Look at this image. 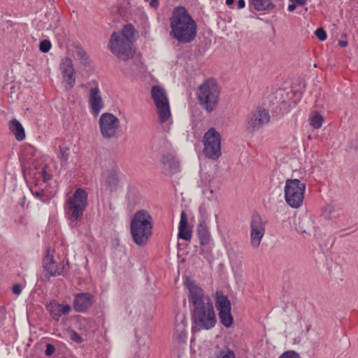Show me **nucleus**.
<instances>
[{"instance_id": "13", "label": "nucleus", "mask_w": 358, "mask_h": 358, "mask_svg": "<svg viewBox=\"0 0 358 358\" xmlns=\"http://www.w3.org/2000/svg\"><path fill=\"white\" fill-rule=\"evenodd\" d=\"M250 243L254 248H258L265 233V226L258 213L252 215L250 222Z\"/></svg>"}, {"instance_id": "15", "label": "nucleus", "mask_w": 358, "mask_h": 358, "mask_svg": "<svg viewBox=\"0 0 358 358\" xmlns=\"http://www.w3.org/2000/svg\"><path fill=\"white\" fill-rule=\"evenodd\" d=\"M216 321L215 315H192V332L210 329L215 326Z\"/></svg>"}, {"instance_id": "41", "label": "nucleus", "mask_w": 358, "mask_h": 358, "mask_svg": "<svg viewBox=\"0 0 358 358\" xmlns=\"http://www.w3.org/2000/svg\"><path fill=\"white\" fill-rule=\"evenodd\" d=\"M13 294L18 295L22 292V286L20 284H15L12 287Z\"/></svg>"}, {"instance_id": "26", "label": "nucleus", "mask_w": 358, "mask_h": 358, "mask_svg": "<svg viewBox=\"0 0 358 358\" xmlns=\"http://www.w3.org/2000/svg\"><path fill=\"white\" fill-rule=\"evenodd\" d=\"M250 4L258 11H269L275 7L271 0H250Z\"/></svg>"}, {"instance_id": "4", "label": "nucleus", "mask_w": 358, "mask_h": 358, "mask_svg": "<svg viewBox=\"0 0 358 358\" xmlns=\"http://www.w3.org/2000/svg\"><path fill=\"white\" fill-rule=\"evenodd\" d=\"M88 205L87 194L83 188H78L64 204L65 213L69 220L77 222L83 216Z\"/></svg>"}, {"instance_id": "19", "label": "nucleus", "mask_w": 358, "mask_h": 358, "mask_svg": "<svg viewBox=\"0 0 358 358\" xmlns=\"http://www.w3.org/2000/svg\"><path fill=\"white\" fill-rule=\"evenodd\" d=\"M215 306L218 313H231V303L228 296L224 295L221 290H217L215 293Z\"/></svg>"}, {"instance_id": "22", "label": "nucleus", "mask_w": 358, "mask_h": 358, "mask_svg": "<svg viewBox=\"0 0 358 358\" xmlns=\"http://www.w3.org/2000/svg\"><path fill=\"white\" fill-rule=\"evenodd\" d=\"M161 162L164 166H167L172 173L179 171L180 163L175 151L171 150L162 154Z\"/></svg>"}, {"instance_id": "34", "label": "nucleus", "mask_w": 358, "mask_h": 358, "mask_svg": "<svg viewBox=\"0 0 358 358\" xmlns=\"http://www.w3.org/2000/svg\"><path fill=\"white\" fill-rule=\"evenodd\" d=\"M222 324L226 327H229L234 321L232 315H220Z\"/></svg>"}, {"instance_id": "37", "label": "nucleus", "mask_w": 358, "mask_h": 358, "mask_svg": "<svg viewBox=\"0 0 358 358\" xmlns=\"http://www.w3.org/2000/svg\"><path fill=\"white\" fill-rule=\"evenodd\" d=\"M70 339L76 343H81L83 341V338L75 331L70 332Z\"/></svg>"}, {"instance_id": "36", "label": "nucleus", "mask_w": 358, "mask_h": 358, "mask_svg": "<svg viewBox=\"0 0 358 358\" xmlns=\"http://www.w3.org/2000/svg\"><path fill=\"white\" fill-rule=\"evenodd\" d=\"M278 358H301L300 355L292 350L283 352Z\"/></svg>"}, {"instance_id": "27", "label": "nucleus", "mask_w": 358, "mask_h": 358, "mask_svg": "<svg viewBox=\"0 0 358 358\" xmlns=\"http://www.w3.org/2000/svg\"><path fill=\"white\" fill-rule=\"evenodd\" d=\"M135 32L136 30L134 25L131 24H127L123 27L121 34H120V38H124L133 41Z\"/></svg>"}, {"instance_id": "5", "label": "nucleus", "mask_w": 358, "mask_h": 358, "mask_svg": "<svg viewBox=\"0 0 358 358\" xmlns=\"http://www.w3.org/2000/svg\"><path fill=\"white\" fill-rule=\"evenodd\" d=\"M220 88L214 80H208L199 87L198 99L202 108L212 112L218 104Z\"/></svg>"}, {"instance_id": "49", "label": "nucleus", "mask_w": 358, "mask_h": 358, "mask_svg": "<svg viewBox=\"0 0 358 358\" xmlns=\"http://www.w3.org/2000/svg\"><path fill=\"white\" fill-rule=\"evenodd\" d=\"M21 202H20V205L24 207V203H25V200H26V198L25 196H24L22 199H21Z\"/></svg>"}, {"instance_id": "21", "label": "nucleus", "mask_w": 358, "mask_h": 358, "mask_svg": "<svg viewBox=\"0 0 358 358\" xmlns=\"http://www.w3.org/2000/svg\"><path fill=\"white\" fill-rule=\"evenodd\" d=\"M61 69L64 80L72 88L75 85L76 79L74 77L75 71L71 59L65 58L61 64Z\"/></svg>"}, {"instance_id": "18", "label": "nucleus", "mask_w": 358, "mask_h": 358, "mask_svg": "<svg viewBox=\"0 0 358 358\" xmlns=\"http://www.w3.org/2000/svg\"><path fill=\"white\" fill-rule=\"evenodd\" d=\"M89 103L93 114L96 116L103 108V102L99 87H93L90 90Z\"/></svg>"}, {"instance_id": "9", "label": "nucleus", "mask_w": 358, "mask_h": 358, "mask_svg": "<svg viewBox=\"0 0 358 358\" xmlns=\"http://www.w3.org/2000/svg\"><path fill=\"white\" fill-rule=\"evenodd\" d=\"M151 95L157 109L160 122H166L171 116V111L165 90L161 86L154 85L151 90Z\"/></svg>"}, {"instance_id": "20", "label": "nucleus", "mask_w": 358, "mask_h": 358, "mask_svg": "<svg viewBox=\"0 0 358 358\" xmlns=\"http://www.w3.org/2000/svg\"><path fill=\"white\" fill-rule=\"evenodd\" d=\"M192 236V229L188 224V217L185 211L182 210L178 226V238L189 241Z\"/></svg>"}, {"instance_id": "12", "label": "nucleus", "mask_w": 358, "mask_h": 358, "mask_svg": "<svg viewBox=\"0 0 358 358\" xmlns=\"http://www.w3.org/2000/svg\"><path fill=\"white\" fill-rule=\"evenodd\" d=\"M270 115L268 111L262 108H257V110L252 111L247 117V129L254 132L259 130L264 124L270 121Z\"/></svg>"}, {"instance_id": "6", "label": "nucleus", "mask_w": 358, "mask_h": 358, "mask_svg": "<svg viewBox=\"0 0 358 358\" xmlns=\"http://www.w3.org/2000/svg\"><path fill=\"white\" fill-rule=\"evenodd\" d=\"M306 184L299 179H287L285 185V199L292 208H299L303 201Z\"/></svg>"}, {"instance_id": "30", "label": "nucleus", "mask_w": 358, "mask_h": 358, "mask_svg": "<svg viewBox=\"0 0 358 358\" xmlns=\"http://www.w3.org/2000/svg\"><path fill=\"white\" fill-rule=\"evenodd\" d=\"M76 53L78 58L81 60V62L84 65L89 64V57L87 54L80 45L76 46Z\"/></svg>"}, {"instance_id": "29", "label": "nucleus", "mask_w": 358, "mask_h": 358, "mask_svg": "<svg viewBox=\"0 0 358 358\" xmlns=\"http://www.w3.org/2000/svg\"><path fill=\"white\" fill-rule=\"evenodd\" d=\"M31 194L38 199L43 203H49L51 197L46 194L43 190L34 189V188L30 189Z\"/></svg>"}, {"instance_id": "39", "label": "nucleus", "mask_w": 358, "mask_h": 358, "mask_svg": "<svg viewBox=\"0 0 358 358\" xmlns=\"http://www.w3.org/2000/svg\"><path fill=\"white\" fill-rule=\"evenodd\" d=\"M306 222H308L309 223L310 222V220L309 219H301L300 220L299 222V231L301 233V234H307L308 233V229L304 227V224Z\"/></svg>"}, {"instance_id": "23", "label": "nucleus", "mask_w": 358, "mask_h": 358, "mask_svg": "<svg viewBox=\"0 0 358 358\" xmlns=\"http://www.w3.org/2000/svg\"><path fill=\"white\" fill-rule=\"evenodd\" d=\"M46 309L49 313H68L71 310V306L68 303H59L52 300L46 304Z\"/></svg>"}, {"instance_id": "1", "label": "nucleus", "mask_w": 358, "mask_h": 358, "mask_svg": "<svg viewBox=\"0 0 358 358\" xmlns=\"http://www.w3.org/2000/svg\"><path fill=\"white\" fill-rule=\"evenodd\" d=\"M171 35L178 42L187 44L192 42L197 34V25L184 6H177L169 19Z\"/></svg>"}, {"instance_id": "32", "label": "nucleus", "mask_w": 358, "mask_h": 358, "mask_svg": "<svg viewBox=\"0 0 358 358\" xmlns=\"http://www.w3.org/2000/svg\"><path fill=\"white\" fill-rule=\"evenodd\" d=\"M215 358H236L234 352L229 348L220 350Z\"/></svg>"}, {"instance_id": "14", "label": "nucleus", "mask_w": 358, "mask_h": 358, "mask_svg": "<svg viewBox=\"0 0 358 358\" xmlns=\"http://www.w3.org/2000/svg\"><path fill=\"white\" fill-rule=\"evenodd\" d=\"M176 327L173 332V341L178 344L182 345L186 343L187 338V321L185 315H176Z\"/></svg>"}, {"instance_id": "35", "label": "nucleus", "mask_w": 358, "mask_h": 358, "mask_svg": "<svg viewBox=\"0 0 358 358\" xmlns=\"http://www.w3.org/2000/svg\"><path fill=\"white\" fill-rule=\"evenodd\" d=\"M315 34L316 37L321 41H325L327 37L325 30L322 27L317 28L315 31Z\"/></svg>"}, {"instance_id": "25", "label": "nucleus", "mask_w": 358, "mask_h": 358, "mask_svg": "<svg viewBox=\"0 0 358 358\" xmlns=\"http://www.w3.org/2000/svg\"><path fill=\"white\" fill-rule=\"evenodd\" d=\"M196 234L201 245H206L210 241V232L204 220L199 222L196 229Z\"/></svg>"}, {"instance_id": "8", "label": "nucleus", "mask_w": 358, "mask_h": 358, "mask_svg": "<svg viewBox=\"0 0 358 358\" xmlns=\"http://www.w3.org/2000/svg\"><path fill=\"white\" fill-rule=\"evenodd\" d=\"M203 143L206 157L216 160L221 156V136L215 128H210L205 133Z\"/></svg>"}, {"instance_id": "16", "label": "nucleus", "mask_w": 358, "mask_h": 358, "mask_svg": "<svg viewBox=\"0 0 358 358\" xmlns=\"http://www.w3.org/2000/svg\"><path fill=\"white\" fill-rule=\"evenodd\" d=\"M94 302V297L91 293H78L74 295L73 307L76 312L83 313L87 311Z\"/></svg>"}, {"instance_id": "28", "label": "nucleus", "mask_w": 358, "mask_h": 358, "mask_svg": "<svg viewBox=\"0 0 358 358\" xmlns=\"http://www.w3.org/2000/svg\"><path fill=\"white\" fill-rule=\"evenodd\" d=\"M324 122V118L318 113H315L313 115L310 117V124L314 129L320 128Z\"/></svg>"}, {"instance_id": "24", "label": "nucleus", "mask_w": 358, "mask_h": 358, "mask_svg": "<svg viewBox=\"0 0 358 358\" xmlns=\"http://www.w3.org/2000/svg\"><path fill=\"white\" fill-rule=\"evenodd\" d=\"M10 131L15 136L16 140L22 141L25 138V131L21 123L16 119L10 120L8 123Z\"/></svg>"}, {"instance_id": "38", "label": "nucleus", "mask_w": 358, "mask_h": 358, "mask_svg": "<svg viewBox=\"0 0 358 358\" xmlns=\"http://www.w3.org/2000/svg\"><path fill=\"white\" fill-rule=\"evenodd\" d=\"M48 169L47 165L43 166L41 170V176L43 178V181L44 182H47L51 179V175L49 174L47 171V169Z\"/></svg>"}, {"instance_id": "33", "label": "nucleus", "mask_w": 358, "mask_h": 358, "mask_svg": "<svg viewBox=\"0 0 358 358\" xmlns=\"http://www.w3.org/2000/svg\"><path fill=\"white\" fill-rule=\"evenodd\" d=\"M52 47V44L50 41L48 39H44L40 42L39 44V50L43 53H46L49 52Z\"/></svg>"}, {"instance_id": "17", "label": "nucleus", "mask_w": 358, "mask_h": 358, "mask_svg": "<svg viewBox=\"0 0 358 358\" xmlns=\"http://www.w3.org/2000/svg\"><path fill=\"white\" fill-rule=\"evenodd\" d=\"M119 173L115 168L106 170L101 175V185L111 192L116 191L120 182Z\"/></svg>"}, {"instance_id": "31", "label": "nucleus", "mask_w": 358, "mask_h": 358, "mask_svg": "<svg viewBox=\"0 0 358 358\" xmlns=\"http://www.w3.org/2000/svg\"><path fill=\"white\" fill-rule=\"evenodd\" d=\"M69 156V148L64 145L59 146V152L58 157L61 162V164H66Z\"/></svg>"}, {"instance_id": "43", "label": "nucleus", "mask_w": 358, "mask_h": 358, "mask_svg": "<svg viewBox=\"0 0 358 358\" xmlns=\"http://www.w3.org/2000/svg\"><path fill=\"white\" fill-rule=\"evenodd\" d=\"M245 0H238V2H237V8L238 9H242L245 7Z\"/></svg>"}, {"instance_id": "7", "label": "nucleus", "mask_w": 358, "mask_h": 358, "mask_svg": "<svg viewBox=\"0 0 358 358\" xmlns=\"http://www.w3.org/2000/svg\"><path fill=\"white\" fill-rule=\"evenodd\" d=\"M110 50L118 59L123 61L128 60L134 57V50L133 41L124 38H120V34L113 32L109 41Z\"/></svg>"}, {"instance_id": "45", "label": "nucleus", "mask_w": 358, "mask_h": 358, "mask_svg": "<svg viewBox=\"0 0 358 358\" xmlns=\"http://www.w3.org/2000/svg\"><path fill=\"white\" fill-rule=\"evenodd\" d=\"M295 9H296V3H295L292 2V4H289L288 6L287 10L289 12H293Z\"/></svg>"}, {"instance_id": "3", "label": "nucleus", "mask_w": 358, "mask_h": 358, "mask_svg": "<svg viewBox=\"0 0 358 358\" xmlns=\"http://www.w3.org/2000/svg\"><path fill=\"white\" fill-rule=\"evenodd\" d=\"M185 286L189 291L188 300L193 306L192 313H215L210 296L190 277H185Z\"/></svg>"}, {"instance_id": "11", "label": "nucleus", "mask_w": 358, "mask_h": 358, "mask_svg": "<svg viewBox=\"0 0 358 358\" xmlns=\"http://www.w3.org/2000/svg\"><path fill=\"white\" fill-rule=\"evenodd\" d=\"M43 268L44 271L46 272V275H48V278L50 276L55 277L62 275L66 277L69 271L68 262L65 263L62 261L57 263L54 259L53 256L49 254L48 251L43 259Z\"/></svg>"}, {"instance_id": "44", "label": "nucleus", "mask_w": 358, "mask_h": 358, "mask_svg": "<svg viewBox=\"0 0 358 358\" xmlns=\"http://www.w3.org/2000/svg\"><path fill=\"white\" fill-rule=\"evenodd\" d=\"M291 1L298 3L299 5H305L306 3V0H290Z\"/></svg>"}, {"instance_id": "42", "label": "nucleus", "mask_w": 358, "mask_h": 358, "mask_svg": "<svg viewBox=\"0 0 358 358\" xmlns=\"http://www.w3.org/2000/svg\"><path fill=\"white\" fill-rule=\"evenodd\" d=\"M150 6L153 8H157L159 6V0H151Z\"/></svg>"}, {"instance_id": "50", "label": "nucleus", "mask_w": 358, "mask_h": 358, "mask_svg": "<svg viewBox=\"0 0 358 358\" xmlns=\"http://www.w3.org/2000/svg\"><path fill=\"white\" fill-rule=\"evenodd\" d=\"M57 316H58V317L56 318L57 320H59V316H60L61 315H56Z\"/></svg>"}, {"instance_id": "47", "label": "nucleus", "mask_w": 358, "mask_h": 358, "mask_svg": "<svg viewBox=\"0 0 358 358\" xmlns=\"http://www.w3.org/2000/svg\"><path fill=\"white\" fill-rule=\"evenodd\" d=\"M199 213L200 215L203 217V215H205L206 213V209L202 206H199Z\"/></svg>"}, {"instance_id": "10", "label": "nucleus", "mask_w": 358, "mask_h": 358, "mask_svg": "<svg viewBox=\"0 0 358 358\" xmlns=\"http://www.w3.org/2000/svg\"><path fill=\"white\" fill-rule=\"evenodd\" d=\"M100 132L106 139L117 136L120 128V120L113 114L103 113L99 120Z\"/></svg>"}, {"instance_id": "48", "label": "nucleus", "mask_w": 358, "mask_h": 358, "mask_svg": "<svg viewBox=\"0 0 358 358\" xmlns=\"http://www.w3.org/2000/svg\"><path fill=\"white\" fill-rule=\"evenodd\" d=\"M234 3V0H226V4L227 6H231Z\"/></svg>"}, {"instance_id": "46", "label": "nucleus", "mask_w": 358, "mask_h": 358, "mask_svg": "<svg viewBox=\"0 0 358 358\" xmlns=\"http://www.w3.org/2000/svg\"><path fill=\"white\" fill-rule=\"evenodd\" d=\"M338 45L341 48H345L348 45V42L346 41H339Z\"/></svg>"}, {"instance_id": "2", "label": "nucleus", "mask_w": 358, "mask_h": 358, "mask_svg": "<svg viewBox=\"0 0 358 358\" xmlns=\"http://www.w3.org/2000/svg\"><path fill=\"white\" fill-rule=\"evenodd\" d=\"M153 220L150 214L145 210H140L134 215L130 232L134 242L138 246L147 244L152 234Z\"/></svg>"}, {"instance_id": "40", "label": "nucleus", "mask_w": 358, "mask_h": 358, "mask_svg": "<svg viewBox=\"0 0 358 358\" xmlns=\"http://www.w3.org/2000/svg\"><path fill=\"white\" fill-rule=\"evenodd\" d=\"M55 352V348L53 345L48 343L46 345V349L45 354L46 356H51Z\"/></svg>"}]
</instances>
